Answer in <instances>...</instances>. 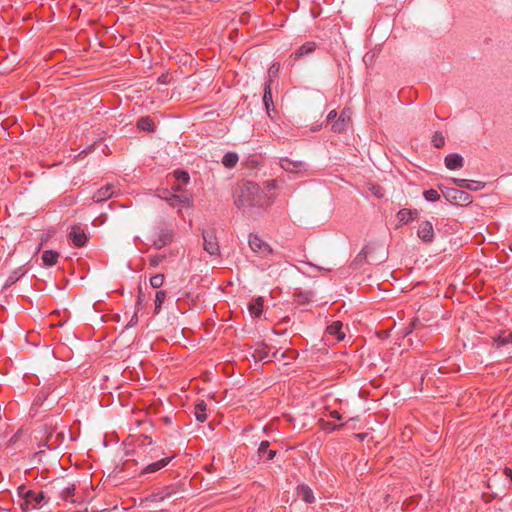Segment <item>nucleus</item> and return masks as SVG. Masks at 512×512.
<instances>
[{
	"label": "nucleus",
	"instance_id": "obj_1",
	"mask_svg": "<svg viewBox=\"0 0 512 512\" xmlns=\"http://www.w3.org/2000/svg\"><path fill=\"white\" fill-rule=\"evenodd\" d=\"M271 202L272 200H266L259 185L255 182H244L238 186L235 192V204L239 209L262 207Z\"/></svg>",
	"mask_w": 512,
	"mask_h": 512
},
{
	"label": "nucleus",
	"instance_id": "obj_2",
	"mask_svg": "<svg viewBox=\"0 0 512 512\" xmlns=\"http://www.w3.org/2000/svg\"><path fill=\"white\" fill-rule=\"evenodd\" d=\"M175 236V230L171 224L160 221L155 225L149 235L151 246L155 249H162L170 245Z\"/></svg>",
	"mask_w": 512,
	"mask_h": 512
},
{
	"label": "nucleus",
	"instance_id": "obj_3",
	"mask_svg": "<svg viewBox=\"0 0 512 512\" xmlns=\"http://www.w3.org/2000/svg\"><path fill=\"white\" fill-rule=\"evenodd\" d=\"M18 493L21 495L25 501L24 509H39L44 504L48 503V498L45 496L43 492H35L33 490H25L24 486H20L18 488Z\"/></svg>",
	"mask_w": 512,
	"mask_h": 512
},
{
	"label": "nucleus",
	"instance_id": "obj_4",
	"mask_svg": "<svg viewBox=\"0 0 512 512\" xmlns=\"http://www.w3.org/2000/svg\"><path fill=\"white\" fill-rule=\"evenodd\" d=\"M444 197L452 204L467 206L472 203V196L461 190L456 188H446L445 191H442Z\"/></svg>",
	"mask_w": 512,
	"mask_h": 512
},
{
	"label": "nucleus",
	"instance_id": "obj_5",
	"mask_svg": "<svg viewBox=\"0 0 512 512\" xmlns=\"http://www.w3.org/2000/svg\"><path fill=\"white\" fill-rule=\"evenodd\" d=\"M249 246L254 253L258 254L262 258H266L273 253L270 245L264 242L258 235L250 234Z\"/></svg>",
	"mask_w": 512,
	"mask_h": 512
},
{
	"label": "nucleus",
	"instance_id": "obj_6",
	"mask_svg": "<svg viewBox=\"0 0 512 512\" xmlns=\"http://www.w3.org/2000/svg\"><path fill=\"white\" fill-rule=\"evenodd\" d=\"M202 237L204 241V250L210 255H218L220 248L214 230H204Z\"/></svg>",
	"mask_w": 512,
	"mask_h": 512
},
{
	"label": "nucleus",
	"instance_id": "obj_7",
	"mask_svg": "<svg viewBox=\"0 0 512 512\" xmlns=\"http://www.w3.org/2000/svg\"><path fill=\"white\" fill-rule=\"evenodd\" d=\"M280 167L289 173H301L306 171V164L303 161H294L288 157L280 158Z\"/></svg>",
	"mask_w": 512,
	"mask_h": 512
},
{
	"label": "nucleus",
	"instance_id": "obj_8",
	"mask_svg": "<svg viewBox=\"0 0 512 512\" xmlns=\"http://www.w3.org/2000/svg\"><path fill=\"white\" fill-rule=\"evenodd\" d=\"M68 237L76 247H83L88 241L84 229L78 224L71 227Z\"/></svg>",
	"mask_w": 512,
	"mask_h": 512
},
{
	"label": "nucleus",
	"instance_id": "obj_9",
	"mask_svg": "<svg viewBox=\"0 0 512 512\" xmlns=\"http://www.w3.org/2000/svg\"><path fill=\"white\" fill-rule=\"evenodd\" d=\"M417 235L423 242L431 243L434 239V229L432 223L429 221H422L419 224Z\"/></svg>",
	"mask_w": 512,
	"mask_h": 512
},
{
	"label": "nucleus",
	"instance_id": "obj_10",
	"mask_svg": "<svg viewBox=\"0 0 512 512\" xmlns=\"http://www.w3.org/2000/svg\"><path fill=\"white\" fill-rule=\"evenodd\" d=\"M115 193L116 187L113 184H106L94 193L92 199L96 203L104 202L114 196Z\"/></svg>",
	"mask_w": 512,
	"mask_h": 512
},
{
	"label": "nucleus",
	"instance_id": "obj_11",
	"mask_svg": "<svg viewBox=\"0 0 512 512\" xmlns=\"http://www.w3.org/2000/svg\"><path fill=\"white\" fill-rule=\"evenodd\" d=\"M350 121V111L344 109L337 120L331 125V130L336 133H341L347 128L348 122Z\"/></svg>",
	"mask_w": 512,
	"mask_h": 512
},
{
	"label": "nucleus",
	"instance_id": "obj_12",
	"mask_svg": "<svg viewBox=\"0 0 512 512\" xmlns=\"http://www.w3.org/2000/svg\"><path fill=\"white\" fill-rule=\"evenodd\" d=\"M164 198L170 206L175 208L190 205V198L185 194L168 193Z\"/></svg>",
	"mask_w": 512,
	"mask_h": 512
},
{
	"label": "nucleus",
	"instance_id": "obj_13",
	"mask_svg": "<svg viewBox=\"0 0 512 512\" xmlns=\"http://www.w3.org/2000/svg\"><path fill=\"white\" fill-rule=\"evenodd\" d=\"M451 182H453L457 187L461 189H467L471 191H477L484 187V183L480 181L466 180L460 178H451Z\"/></svg>",
	"mask_w": 512,
	"mask_h": 512
},
{
	"label": "nucleus",
	"instance_id": "obj_14",
	"mask_svg": "<svg viewBox=\"0 0 512 512\" xmlns=\"http://www.w3.org/2000/svg\"><path fill=\"white\" fill-rule=\"evenodd\" d=\"M444 163L447 169L449 170H457L461 169L464 165L463 157L457 153H451L448 154L445 159Z\"/></svg>",
	"mask_w": 512,
	"mask_h": 512
},
{
	"label": "nucleus",
	"instance_id": "obj_15",
	"mask_svg": "<svg viewBox=\"0 0 512 512\" xmlns=\"http://www.w3.org/2000/svg\"><path fill=\"white\" fill-rule=\"evenodd\" d=\"M277 351L270 356V348L267 345H261L257 347L253 352V357L257 361H272L273 358H276Z\"/></svg>",
	"mask_w": 512,
	"mask_h": 512
},
{
	"label": "nucleus",
	"instance_id": "obj_16",
	"mask_svg": "<svg viewBox=\"0 0 512 512\" xmlns=\"http://www.w3.org/2000/svg\"><path fill=\"white\" fill-rule=\"evenodd\" d=\"M64 440V434L62 432L50 431L45 437V446L48 449L57 448Z\"/></svg>",
	"mask_w": 512,
	"mask_h": 512
},
{
	"label": "nucleus",
	"instance_id": "obj_17",
	"mask_svg": "<svg viewBox=\"0 0 512 512\" xmlns=\"http://www.w3.org/2000/svg\"><path fill=\"white\" fill-rule=\"evenodd\" d=\"M171 460V457L162 458L150 464H147L140 472L141 475L154 473L165 467Z\"/></svg>",
	"mask_w": 512,
	"mask_h": 512
},
{
	"label": "nucleus",
	"instance_id": "obj_18",
	"mask_svg": "<svg viewBox=\"0 0 512 512\" xmlns=\"http://www.w3.org/2000/svg\"><path fill=\"white\" fill-rule=\"evenodd\" d=\"M297 496L302 499L306 503H313L315 501V497L311 488L306 484H300L296 489Z\"/></svg>",
	"mask_w": 512,
	"mask_h": 512
},
{
	"label": "nucleus",
	"instance_id": "obj_19",
	"mask_svg": "<svg viewBox=\"0 0 512 512\" xmlns=\"http://www.w3.org/2000/svg\"><path fill=\"white\" fill-rule=\"evenodd\" d=\"M418 215V210L404 208L398 211L397 219L400 223L407 224L408 222L417 219Z\"/></svg>",
	"mask_w": 512,
	"mask_h": 512
},
{
	"label": "nucleus",
	"instance_id": "obj_20",
	"mask_svg": "<svg viewBox=\"0 0 512 512\" xmlns=\"http://www.w3.org/2000/svg\"><path fill=\"white\" fill-rule=\"evenodd\" d=\"M269 447L270 443L267 440H264L260 443L258 448V455L260 458L265 460H272L275 457L276 451L269 449Z\"/></svg>",
	"mask_w": 512,
	"mask_h": 512
},
{
	"label": "nucleus",
	"instance_id": "obj_21",
	"mask_svg": "<svg viewBox=\"0 0 512 512\" xmlns=\"http://www.w3.org/2000/svg\"><path fill=\"white\" fill-rule=\"evenodd\" d=\"M206 410H207L206 402L204 400H198L194 407V415H195L196 419L201 423H203L207 420Z\"/></svg>",
	"mask_w": 512,
	"mask_h": 512
},
{
	"label": "nucleus",
	"instance_id": "obj_22",
	"mask_svg": "<svg viewBox=\"0 0 512 512\" xmlns=\"http://www.w3.org/2000/svg\"><path fill=\"white\" fill-rule=\"evenodd\" d=\"M507 344H512V331H500L498 336L494 339V346L500 348Z\"/></svg>",
	"mask_w": 512,
	"mask_h": 512
},
{
	"label": "nucleus",
	"instance_id": "obj_23",
	"mask_svg": "<svg viewBox=\"0 0 512 512\" xmlns=\"http://www.w3.org/2000/svg\"><path fill=\"white\" fill-rule=\"evenodd\" d=\"M264 301L261 297L253 299L249 305L248 309L252 316L259 317L263 312Z\"/></svg>",
	"mask_w": 512,
	"mask_h": 512
},
{
	"label": "nucleus",
	"instance_id": "obj_24",
	"mask_svg": "<svg viewBox=\"0 0 512 512\" xmlns=\"http://www.w3.org/2000/svg\"><path fill=\"white\" fill-rule=\"evenodd\" d=\"M342 327V322L334 321L331 325L327 327V333L329 335L335 336V338L338 341H341L345 337V334L342 332Z\"/></svg>",
	"mask_w": 512,
	"mask_h": 512
},
{
	"label": "nucleus",
	"instance_id": "obj_25",
	"mask_svg": "<svg viewBox=\"0 0 512 512\" xmlns=\"http://www.w3.org/2000/svg\"><path fill=\"white\" fill-rule=\"evenodd\" d=\"M313 293L311 291H296L293 295L294 302L298 305H305L312 301Z\"/></svg>",
	"mask_w": 512,
	"mask_h": 512
},
{
	"label": "nucleus",
	"instance_id": "obj_26",
	"mask_svg": "<svg viewBox=\"0 0 512 512\" xmlns=\"http://www.w3.org/2000/svg\"><path fill=\"white\" fill-rule=\"evenodd\" d=\"M316 49V44L313 41H309L301 45L295 52V59H299L305 55H308L314 52Z\"/></svg>",
	"mask_w": 512,
	"mask_h": 512
},
{
	"label": "nucleus",
	"instance_id": "obj_27",
	"mask_svg": "<svg viewBox=\"0 0 512 512\" xmlns=\"http://www.w3.org/2000/svg\"><path fill=\"white\" fill-rule=\"evenodd\" d=\"M42 261L45 266H53L57 263L59 253L54 250H45L42 253Z\"/></svg>",
	"mask_w": 512,
	"mask_h": 512
},
{
	"label": "nucleus",
	"instance_id": "obj_28",
	"mask_svg": "<svg viewBox=\"0 0 512 512\" xmlns=\"http://www.w3.org/2000/svg\"><path fill=\"white\" fill-rule=\"evenodd\" d=\"M271 84H272V80L271 79L267 80L265 82V87H264L263 103H264L267 111H269L270 107L273 106Z\"/></svg>",
	"mask_w": 512,
	"mask_h": 512
},
{
	"label": "nucleus",
	"instance_id": "obj_29",
	"mask_svg": "<svg viewBox=\"0 0 512 512\" xmlns=\"http://www.w3.org/2000/svg\"><path fill=\"white\" fill-rule=\"evenodd\" d=\"M137 128L142 131L153 132L155 129V124L152 118L149 116L142 117L137 122Z\"/></svg>",
	"mask_w": 512,
	"mask_h": 512
},
{
	"label": "nucleus",
	"instance_id": "obj_30",
	"mask_svg": "<svg viewBox=\"0 0 512 512\" xmlns=\"http://www.w3.org/2000/svg\"><path fill=\"white\" fill-rule=\"evenodd\" d=\"M239 160L238 155L235 152H228L222 158V164L228 168H234Z\"/></svg>",
	"mask_w": 512,
	"mask_h": 512
},
{
	"label": "nucleus",
	"instance_id": "obj_31",
	"mask_svg": "<svg viewBox=\"0 0 512 512\" xmlns=\"http://www.w3.org/2000/svg\"><path fill=\"white\" fill-rule=\"evenodd\" d=\"M75 491H76V486L74 484H71L61 491L60 498L64 501H71L74 503V502H76V500H74L72 498L75 495Z\"/></svg>",
	"mask_w": 512,
	"mask_h": 512
},
{
	"label": "nucleus",
	"instance_id": "obj_32",
	"mask_svg": "<svg viewBox=\"0 0 512 512\" xmlns=\"http://www.w3.org/2000/svg\"><path fill=\"white\" fill-rule=\"evenodd\" d=\"M166 300V293L164 291H157L155 295V308H154V314H159L162 308V304Z\"/></svg>",
	"mask_w": 512,
	"mask_h": 512
},
{
	"label": "nucleus",
	"instance_id": "obj_33",
	"mask_svg": "<svg viewBox=\"0 0 512 512\" xmlns=\"http://www.w3.org/2000/svg\"><path fill=\"white\" fill-rule=\"evenodd\" d=\"M166 258L165 254L151 255L148 257L149 265L153 268L159 266Z\"/></svg>",
	"mask_w": 512,
	"mask_h": 512
},
{
	"label": "nucleus",
	"instance_id": "obj_34",
	"mask_svg": "<svg viewBox=\"0 0 512 512\" xmlns=\"http://www.w3.org/2000/svg\"><path fill=\"white\" fill-rule=\"evenodd\" d=\"M369 191L379 199L385 195L384 188L379 184H369Z\"/></svg>",
	"mask_w": 512,
	"mask_h": 512
},
{
	"label": "nucleus",
	"instance_id": "obj_35",
	"mask_svg": "<svg viewBox=\"0 0 512 512\" xmlns=\"http://www.w3.org/2000/svg\"><path fill=\"white\" fill-rule=\"evenodd\" d=\"M423 196L429 202H436L440 199V194L435 189L425 190Z\"/></svg>",
	"mask_w": 512,
	"mask_h": 512
},
{
	"label": "nucleus",
	"instance_id": "obj_36",
	"mask_svg": "<svg viewBox=\"0 0 512 512\" xmlns=\"http://www.w3.org/2000/svg\"><path fill=\"white\" fill-rule=\"evenodd\" d=\"M432 143H433L434 147H436V148H441L444 146L445 138L441 132L434 133V135L432 137Z\"/></svg>",
	"mask_w": 512,
	"mask_h": 512
},
{
	"label": "nucleus",
	"instance_id": "obj_37",
	"mask_svg": "<svg viewBox=\"0 0 512 512\" xmlns=\"http://www.w3.org/2000/svg\"><path fill=\"white\" fill-rule=\"evenodd\" d=\"M164 283V275L163 274H157L150 278V285L153 288H160Z\"/></svg>",
	"mask_w": 512,
	"mask_h": 512
},
{
	"label": "nucleus",
	"instance_id": "obj_38",
	"mask_svg": "<svg viewBox=\"0 0 512 512\" xmlns=\"http://www.w3.org/2000/svg\"><path fill=\"white\" fill-rule=\"evenodd\" d=\"M421 327H423L422 322L419 319L414 318L410 322L409 326L406 328V333L405 334L408 335V334L412 333L414 330H418Z\"/></svg>",
	"mask_w": 512,
	"mask_h": 512
},
{
	"label": "nucleus",
	"instance_id": "obj_39",
	"mask_svg": "<svg viewBox=\"0 0 512 512\" xmlns=\"http://www.w3.org/2000/svg\"><path fill=\"white\" fill-rule=\"evenodd\" d=\"M174 175L176 180L183 184H187L190 180L189 174L185 171H175Z\"/></svg>",
	"mask_w": 512,
	"mask_h": 512
},
{
	"label": "nucleus",
	"instance_id": "obj_40",
	"mask_svg": "<svg viewBox=\"0 0 512 512\" xmlns=\"http://www.w3.org/2000/svg\"><path fill=\"white\" fill-rule=\"evenodd\" d=\"M280 69V64L275 62L268 69V80L273 81V77H276Z\"/></svg>",
	"mask_w": 512,
	"mask_h": 512
},
{
	"label": "nucleus",
	"instance_id": "obj_41",
	"mask_svg": "<svg viewBox=\"0 0 512 512\" xmlns=\"http://www.w3.org/2000/svg\"><path fill=\"white\" fill-rule=\"evenodd\" d=\"M139 441V444H138V447H142V446H146V445H151L152 444V438L149 437V436H144V435H141L138 439Z\"/></svg>",
	"mask_w": 512,
	"mask_h": 512
},
{
	"label": "nucleus",
	"instance_id": "obj_42",
	"mask_svg": "<svg viewBox=\"0 0 512 512\" xmlns=\"http://www.w3.org/2000/svg\"><path fill=\"white\" fill-rule=\"evenodd\" d=\"M278 188V182L276 179H271L265 182V189L271 191Z\"/></svg>",
	"mask_w": 512,
	"mask_h": 512
},
{
	"label": "nucleus",
	"instance_id": "obj_43",
	"mask_svg": "<svg viewBox=\"0 0 512 512\" xmlns=\"http://www.w3.org/2000/svg\"><path fill=\"white\" fill-rule=\"evenodd\" d=\"M337 117V112L335 110H332L327 115V123H333Z\"/></svg>",
	"mask_w": 512,
	"mask_h": 512
},
{
	"label": "nucleus",
	"instance_id": "obj_44",
	"mask_svg": "<svg viewBox=\"0 0 512 512\" xmlns=\"http://www.w3.org/2000/svg\"><path fill=\"white\" fill-rule=\"evenodd\" d=\"M504 474H505L507 477H509V478H510V480H511V482H512V469H510V468L506 467V468L504 469Z\"/></svg>",
	"mask_w": 512,
	"mask_h": 512
},
{
	"label": "nucleus",
	"instance_id": "obj_45",
	"mask_svg": "<svg viewBox=\"0 0 512 512\" xmlns=\"http://www.w3.org/2000/svg\"><path fill=\"white\" fill-rule=\"evenodd\" d=\"M331 416L336 419H341L340 413L338 411H333Z\"/></svg>",
	"mask_w": 512,
	"mask_h": 512
},
{
	"label": "nucleus",
	"instance_id": "obj_46",
	"mask_svg": "<svg viewBox=\"0 0 512 512\" xmlns=\"http://www.w3.org/2000/svg\"><path fill=\"white\" fill-rule=\"evenodd\" d=\"M172 190L174 192H179L180 191V185L178 184L177 186H172Z\"/></svg>",
	"mask_w": 512,
	"mask_h": 512
},
{
	"label": "nucleus",
	"instance_id": "obj_47",
	"mask_svg": "<svg viewBox=\"0 0 512 512\" xmlns=\"http://www.w3.org/2000/svg\"><path fill=\"white\" fill-rule=\"evenodd\" d=\"M130 461H131V460H129V459H128V460H126L125 465H126V466H129Z\"/></svg>",
	"mask_w": 512,
	"mask_h": 512
}]
</instances>
